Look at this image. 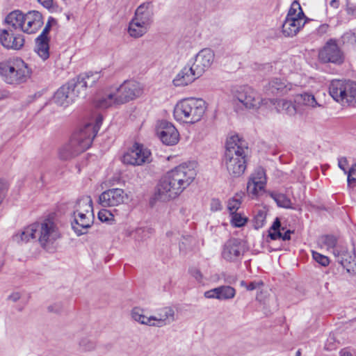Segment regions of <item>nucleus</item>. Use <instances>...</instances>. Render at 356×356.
Masks as SVG:
<instances>
[{
    "instance_id": "nucleus-19",
    "label": "nucleus",
    "mask_w": 356,
    "mask_h": 356,
    "mask_svg": "<svg viewBox=\"0 0 356 356\" xmlns=\"http://www.w3.org/2000/svg\"><path fill=\"white\" fill-rule=\"evenodd\" d=\"M74 220L72 221V228L74 232L81 236L86 233L83 229H87L90 227L93 223L94 214L93 212L86 213V212H79L73 215Z\"/></svg>"
},
{
    "instance_id": "nucleus-52",
    "label": "nucleus",
    "mask_w": 356,
    "mask_h": 356,
    "mask_svg": "<svg viewBox=\"0 0 356 356\" xmlns=\"http://www.w3.org/2000/svg\"><path fill=\"white\" fill-rule=\"evenodd\" d=\"M241 204V201L238 197H234L232 199L229 200L228 202L227 208L231 213L236 212V211L239 209Z\"/></svg>"
},
{
    "instance_id": "nucleus-58",
    "label": "nucleus",
    "mask_w": 356,
    "mask_h": 356,
    "mask_svg": "<svg viewBox=\"0 0 356 356\" xmlns=\"http://www.w3.org/2000/svg\"><path fill=\"white\" fill-rule=\"evenodd\" d=\"M191 275L197 281L200 282L202 279V274L200 270L196 268L190 269Z\"/></svg>"
},
{
    "instance_id": "nucleus-2",
    "label": "nucleus",
    "mask_w": 356,
    "mask_h": 356,
    "mask_svg": "<svg viewBox=\"0 0 356 356\" xmlns=\"http://www.w3.org/2000/svg\"><path fill=\"white\" fill-rule=\"evenodd\" d=\"M7 29L10 31H20L34 34L44 24L42 14L37 10H30L24 14L21 10L10 12L5 18Z\"/></svg>"
},
{
    "instance_id": "nucleus-15",
    "label": "nucleus",
    "mask_w": 356,
    "mask_h": 356,
    "mask_svg": "<svg viewBox=\"0 0 356 356\" xmlns=\"http://www.w3.org/2000/svg\"><path fill=\"white\" fill-rule=\"evenodd\" d=\"M243 250L239 239L231 238L222 247L221 255L227 261H236L243 255Z\"/></svg>"
},
{
    "instance_id": "nucleus-28",
    "label": "nucleus",
    "mask_w": 356,
    "mask_h": 356,
    "mask_svg": "<svg viewBox=\"0 0 356 356\" xmlns=\"http://www.w3.org/2000/svg\"><path fill=\"white\" fill-rule=\"evenodd\" d=\"M268 232V237L273 241L280 238L283 241H289L291 239V234L293 233L290 229L286 230L284 234L281 232V222L278 218L275 219Z\"/></svg>"
},
{
    "instance_id": "nucleus-12",
    "label": "nucleus",
    "mask_w": 356,
    "mask_h": 356,
    "mask_svg": "<svg viewBox=\"0 0 356 356\" xmlns=\"http://www.w3.org/2000/svg\"><path fill=\"white\" fill-rule=\"evenodd\" d=\"M336 262L339 263L348 273L354 271L356 267V254L355 249L348 250L345 247H337L333 250Z\"/></svg>"
},
{
    "instance_id": "nucleus-57",
    "label": "nucleus",
    "mask_w": 356,
    "mask_h": 356,
    "mask_svg": "<svg viewBox=\"0 0 356 356\" xmlns=\"http://www.w3.org/2000/svg\"><path fill=\"white\" fill-rule=\"evenodd\" d=\"M210 206L211 210L213 211H217L222 209V205L220 201L218 199H212Z\"/></svg>"
},
{
    "instance_id": "nucleus-4",
    "label": "nucleus",
    "mask_w": 356,
    "mask_h": 356,
    "mask_svg": "<svg viewBox=\"0 0 356 356\" xmlns=\"http://www.w3.org/2000/svg\"><path fill=\"white\" fill-rule=\"evenodd\" d=\"M329 93L336 102L343 105H354L356 104V82L332 80L329 86Z\"/></svg>"
},
{
    "instance_id": "nucleus-1",
    "label": "nucleus",
    "mask_w": 356,
    "mask_h": 356,
    "mask_svg": "<svg viewBox=\"0 0 356 356\" xmlns=\"http://www.w3.org/2000/svg\"><path fill=\"white\" fill-rule=\"evenodd\" d=\"M248 152V146L238 135L227 140L222 165L232 177L236 178L243 175L247 167Z\"/></svg>"
},
{
    "instance_id": "nucleus-41",
    "label": "nucleus",
    "mask_w": 356,
    "mask_h": 356,
    "mask_svg": "<svg viewBox=\"0 0 356 356\" xmlns=\"http://www.w3.org/2000/svg\"><path fill=\"white\" fill-rule=\"evenodd\" d=\"M101 78L100 72H87L80 74V79L87 82V87H92Z\"/></svg>"
},
{
    "instance_id": "nucleus-51",
    "label": "nucleus",
    "mask_w": 356,
    "mask_h": 356,
    "mask_svg": "<svg viewBox=\"0 0 356 356\" xmlns=\"http://www.w3.org/2000/svg\"><path fill=\"white\" fill-rule=\"evenodd\" d=\"M321 240L327 248H334L337 242V238L333 235H324Z\"/></svg>"
},
{
    "instance_id": "nucleus-34",
    "label": "nucleus",
    "mask_w": 356,
    "mask_h": 356,
    "mask_svg": "<svg viewBox=\"0 0 356 356\" xmlns=\"http://www.w3.org/2000/svg\"><path fill=\"white\" fill-rule=\"evenodd\" d=\"M15 64L16 58L0 62V75L3 80L8 84L9 76L13 75Z\"/></svg>"
},
{
    "instance_id": "nucleus-26",
    "label": "nucleus",
    "mask_w": 356,
    "mask_h": 356,
    "mask_svg": "<svg viewBox=\"0 0 356 356\" xmlns=\"http://www.w3.org/2000/svg\"><path fill=\"white\" fill-rule=\"evenodd\" d=\"M291 88L287 86L286 81L278 78L273 79L266 88L268 94H272L277 96L285 95Z\"/></svg>"
},
{
    "instance_id": "nucleus-32",
    "label": "nucleus",
    "mask_w": 356,
    "mask_h": 356,
    "mask_svg": "<svg viewBox=\"0 0 356 356\" xmlns=\"http://www.w3.org/2000/svg\"><path fill=\"white\" fill-rule=\"evenodd\" d=\"M79 212H86V213L93 212L92 200L90 196H82L76 200L73 215Z\"/></svg>"
},
{
    "instance_id": "nucleus-6",
    "label": "nucleus",
    "mask_w": 356,
    "mask_h": 356,
    "mask_svg": "<svg viewBox=\"0 0 356 356\" xmlns=\"http://www.w3.org/2000/svg\"><path fill=\"white\" fill-rule=\"evenodd\" d=\"M86 137L79 131L74 133L69 143L60 149V159L70 160L88 149L91 146V140L90 137Z\"/></svg>"
},
{
    "instance_id": "nucleus-25",
    "label": "nucleus",
    "mask_w": 356,
    "mask_h": 356,
    "mask_svg": "<svg viewBox=\"0 0 356 356\" xmlns=\"http://www.w3.org/2000/svg\"><path fill=\"white\" fill-rule=\"evenodd\" d=\"M306 19L296 18H285L282 24V33L286 37L296 35L304 26Z\"/></svg>"
},
{
    "instance_id": "nucleus-54",
    "label": "nucleus",
    "mask_w": 356,
    "mask_h": 356,
    "mask_svg": "<svg viewBox=\"0 0 356 356\" xmlns=\"http://www.w3.org/2000/svg\"><path fill=\"white\" fill-rule=\"evenodd\" d=\"M112 218L113 215L108 210L102 209L98 213V218L102 222H108Z\"/></svg>"
},
{
    "instance_id": "nucleus-13",
    "label": "nucleus",
    "mask_w": 356,
    "mask_h": 356,
    "mask_svg": "<svg viewBox=\"0 0 356 356\" xmlns=\"http://www.w3.org/2000/svg\"><path fill=\"white\" fill-rule=\"evenodd\" d=\"M236 98L248 109H254L259 107L261 103L266 102L252 88L245 86L241 88Z\"/></svg>"
},
{
    "instance_id": "nucleus-39",
    "label": "nucleus",
    "mask_w": 356,
    "mask_h": 356,
    "mask_svg": "<svg viewBox=\"0 0 356 356\" xmlns=\"http://www.w3.org/2000/svg\"><path fill=\"white\" fill-rule=\"evenodd\" d=\"M95 106L99 108H107L118 105L115 101V92L106 94L95 100Z\"/></svg>"
},
{
    "instance_id": "nucleus-38",
    "label": "nucleus",
    "mask_w": 356,
    "mask_h": 356,
    "mask_svg": "<svg viewBox=\"0 0 356 356\" xmlns=\"http://www.w3.org/2000/svg\"><path fill=\"white\" fill-rule=\"evenodd\" d=\"M271 198L276 202L277 205L279 207H282L284 209H291L292 203L289 197H287L285 194L277 193V192H270L269 193Z\"/></svg>"
},
{
    "instance_id": "nucleus-49",
    "label": "nucleus",
    "mask_w": 356,
    "mask_h": 356,
    "mask_svg": "<svg viewBox=\"0 0 356 356\" xmlns=\"http://www.w3.org/2000/svg\"><path fill=\"white\" fill-rule=\"evenodd\" d=\"M313 259L322 266L326 267L330 264V259L327 257L316 251H312Z\"/></svg>"
},
{
    "instance_id": "nucleus-35",
    "label": "nucleus",
    "mask_w": 356,
    "mask_h": 356,
    "mask_svg": "<svg viewBox=\"0 0 356 356\" xmlns=\"http://www.w3.org/2000/svg\"><path fill=\"white\" fill-rule=\"evenodd\" d=\"M131 316L133 320L142 324L154 327V316L147 317L144 315L143 310L139 307H134L131 312Z\"/></svg>"
},
{
    "instance_id": "nucleus-24",
    "label": "nucleus",
    "mask_w": 356,
    "mask_h": 356,
    "mask_svg": "<svg viewBox=\"0 0 356 356\" xmlns=\"http://www.w3.org/2000/svg\"><path fill=\"white\" fill-rule=\"evenodd\" d=\"M140 23L150 26L153 18V6L150 2L143 3L140 5L136 12L134 17Z\"/></svg>"
},
{
    "instance_id": "nucleus-44",
    "label": "nucleus",
    "mask_w": 356,
    "mask_h": 356,
    "mask_svg": "<svg viewBox=\"0 0 356 356\" xmlns=\"http://www.w3.org/2000/svg\"><path fill=\"white\" fill-rule=\"evenodd\" d=\"M153 232L154 229L151 227H139L134 232V238L138 241H144L149 238Z\"/></svg>"
},
{
    "instance_id": "nucleus-3",
    "label": "nucleus",
    "mask_w": 356,
    "mask_h": 356,
    "mask_svg": "<svg viewBox=\"0 0 356 356\" xmlns=\"http://www.w3.org/2000/svg\"><path fill=\"white\" fill-rule=\"evenodd\" d=\"M206 111V103L202 99L188 98L179 101L174 108L177 121L194 124L199 122Z\"/></svg>"
},
{
    "instance_id": "nucleus-56",
    "label": "nucleus",
    "mask_w": 356,
    "mask_h": 356,
    "mask_svg": "<svg viewBox=\"0 0 356 356\" xmlns=\"http://www.w3.org/2000/svg\"><path fill=\"white\" fill-rule=\"evenodd\" d=\"M204 296L206 298L219 300L218 287L205 291Z\"/></svg>"
},
{
    "instance_id": "nucleus-22",
    "label": "nucleus",
    "mask_w": 356,
    "mask_h": 356,
    "mask_svg": "<svg viewBox=\"0 0 356 356\" xmlns=\"http://www.w3.org/2000/svg\"><path fill=\"white\" fill-rule=\"evenodd\" d=\"M74 100L75 97L74 96V93L72 92V90H70L67 83L57 90L53 98V101L55 104L64 107L67 106L69 104L74 102Z\"/></svg>"
},
{
    "instance_id": "nucleus-20",
    "label": "nucleus",
    "mask_w": 356,
    "mask_h": 356,
    "mask_svg": "<svg viewBox=\"0 0 356 356\" xmlns=\"http://www.w3.org/2000/svg\"><path fill=\"white\" fill-rule=\"evenodd\" d=\"M199 77L200 76L197 74V71L192 64H187L173 79V83L177 87L185 86L191 83Z\"/></svg>"
},
{
    "instance_id": "nucleus-5",
    "label": "nucleus",
    "mask_w": 356,
    "mask_h": 356,
    "mask_svg": "<svg viewBox=\"0 0 356 356\" xmlns=\"http://www.w3.org/2000/svg\"><path fill=\"white\" fill-rule=\"evenodd\" d=\"M179 178L172 169L161 179L157 186L159 198L164 201L174 199L186 188Z\"/></svg>"
},
{
    "instance_id": "nucleus-9",
    "label": "nucleus",
    "mask_w": 356,
    "mask_h": 356,
    "mask_svg": "<svg viewBox=\"0 0 356 356\" xmlns=\"http://www.w3.org/2000/svg\"><path fill=\"white\" fill-rule=\"evenodd\" d=\"M318 59L322 63L341 65L344 61V56L335 40H329L318 52Z\"/></svg>"
},
{
    "instance_id": "nucleus-16",
    "label": "nucleus",
    "mask_w": 356,
    "mask_h": 356,
    "mask_svg": "<svg viewBox=\"0 0 356 356\" xmlns=\"http://www.w3.org/2000/svg\"><path fill=\"white\" fill-rule=\"evenodd\" d=\"M214 60V53L211 49H203L195 56L192 65L200 76L212 65Z\"/></svg>"
},
{
    "instance_id": "nucleus-50",
    "label": "nucleus",
    "mask_w": 356,
    "mask_h": 356,
    "mask_svg": "<svg viewBox=\"0 0 356 356\" xmlns=\"http://www.w3.org/2000/svg\"><path fill=\"white\" fill-rule=\"evenodd\" d=\"M343 43L356 44V29L350 30L341 36Z\"/></svg>"
},
{
    "instance_id": "nucleus-63",
    "label": "nucleus",
    "mask_w": 356,
    "mask_h": 356,
    "mask_svg": "<svg viewBox=\"0 0 356 356\" xmlns=\"http://www.w3.org/2000/svg\"><path fill=\"white\" fill-rule=\"evenodd\" d=\"M21 298V294L19 292H13L8 297V300L13 302H16Z\"/></svg>"
},
{
    "instance_id": "nucleus-31",
    "label": "nucleus",
    "mask_w": 356,
    "mask_h": 356,
    "mask_svg": "<svg viewBox=\"0 0 356 356\" xmlns=\"http://www.w3.org/2000/svg\"><path fill=\"white\" fill-rule=\"evenodd\" d=\"M269 101L275 106L277 112H285L289 115H293L296 113L295 106L290 101L278 99H269Z\"/></svg>"
},
{
    "instance_id": "nucleus-61",
    "label": "nucleus",
    "mask_w": 356,
    "mask_h": 356,
    "mask_svg": "<svg viewBox=\"0 0 356 356\" xmlns=\"http://www.w3.org/2000/svg\"><path fill=\"white\" fill-rule=\"evenodd\" d=\"M263 285V282H251L250 283H248V284L246 286V289L248 291H253L254 289H256L257 287H259V286H262Z\"/></svg>"
},
{
    "instance_id": "nucleus-14",
    "label": "nucleus",
    "mask_w": 356,
    "mask_h": 356,
    "mask_svg": "<svg viewBox=\"0 0 356 356\" xmlns=\"http://www.w3.org/2000/svg\"><path fill=\"white\" fill-rule=\"evenodd\" d=\"M127 198L123 189L115 188L103 192L99 196V203L104 207H114L122 204Z\"/></svg>"
},
{
    "instance_id": "nucleus-62",
    "label": "nucleus",
    "mask_w": 356,
    "mask_h": 356,
    "mask_svg": "<svg viewBox=\"0 0 356 356\" xmlns=\"http://www.w3.org/2000/svg\"><path fill=\"white\" fill-rule=\"evenodd\" d=\"M6 193V187L5 184L0 181V204H1L3 200L5 197Z\"/></svg>"
},
{
    "instance_id": "nucleus-48",
    "label": "nucleus",
    "mask_w": 356,
    "mask_h": 356,
    "mask_svg": "<svg viewBox=\"0 0 356 356\" xmlns=\"http://www.w3.org/2000/svg\"><path fill=\"white\" fill-rule=\"evenodd\" d=\"M232 215V225L236 227H241L247 222V218L245 217H243L240 213H238L237 212L231 213Z\"/></svg>"
},
{
    "instance_id": "nucleus-43",
    "label": "nucleus",
    "mask_w": 356,
    "mask_h": 356,
    "mask_svg": "<svg viewBox=\"0 0 356 356\" xmlns=\"http://www.w3.org/2000/svg\"><path fill=\"white\" fill-rule=\"evenodd\" d=\"M220 300H230L236 296V290L230 286H220L218 287Z\"/></svg>"
},
{
    "instance_id": "nucleus-33",
    "label": "nucleus",
    "mask_w": 356,
    "mask_h": 356,
    "mask_svg": "<svg viewBox=\"0 0 356 356\" xmlns=\"http://www.w3.org/2000/svg\"><path fill=\"white\" fill-rule=\"evenodd\" d=\"M149 28V26L143 24L138 20L133 18L129 23L128 32L131 37L137 38L146 33Z\"/></svg>"
},
{
    "instance_id": "nucleus-47",
    "label": "nucleus",
    "mask_w": 356,
    "mask_h": 356,
    "mask_svg": "<svg viewBox=\"0 0 356 356\" xmlns=\"http://www.w3.org/2000/svg\"><path fill=\"white\" fill-rule=\"evenodd\" d=\"M339 341L337 340L334 334H330L325 343L324 348L327 351L335 350L338 348Z\"/></svg>"
},
{
    "instance_id": "nucleus-17",
    "label": "nucleus",
    "mask_w": 356,
    "mask_h": 356,
    "mask_svg": "<svg viewBox=\"0 0 356 356\" xmlns=\"http://www.w3.org/2000/svg\"><path fill=\"white\" fill-rule=\"evenodd\" d=\"M0 43L6 49L18 50L24 46V38L21 33L3 29L0 34Z\"/></svg>"
},
{
    "instance_id": "nucleus-45",
    "label": "nucleus",
    "mask_w": 356,
    "mask_h": 356,
    "mask_svg": "<svg viewBox=\"0 0 356 356\" xmlns=\"http://www.w3.org/2000/svg\"><path fill=\"white\" fill-rule=\"evenodd\" d=\"M266 213L263 210H259L252 219V225L254 229L261 228L266 221Z\"/></svg>"
},
{
    "instance_id": "nucleus-7",
    "label": "nucleus",
    "mask_w": 356,
    "mask_h": 356,
    "mask_svg": "<svg viewBox=\"0 0 356 356\" xmlns=\"http://www.w3.org/2000/svg\"><path fill=\"white\" fill-rule=\"evenodd\" d=\"M37 238L41 247L49 250L51 245L60 238V232L56 223L51 219H44L42 222H36Z\"/></svg>"
},
{
    "instance_id": "nucleus-27",
    "label": "nucleus",
    "mask_w": 356,
    "mask_h": 356,
    "mask_svg": "<svg viewBox=\"0 0 356 356\" xmlns=\"http://www.w3.org/2000/svg\"><path fill=\"white\" fill-rule=\"evenodd\" d=\"M37 238V225L35 223L31 224L24 228L20 232L13 236V240L18 243H26L31 240Z\"/></svg>"
},
{
    "instance_id": "nucleus-53",
    "label": "nucleus",
    "mask_w": 356,
    "mask_h": 356,
    "mask_svg": "<svg viewBox=\"0 0 356 356\" xmlns=\"http://www.w3.org/2000/svg\"><path fill=\"white\" fill-rule=\"evenodd\" d=\"M54 24H56V20L53 17H49L48 19V21L43 29L42 33L40 34V35L44 36V37H49L48 35L50 32L51 26Z\"/></svg>"
},
{
    "instance_id": "nucleus-60",
    "label": "nucleus",
    "mask_w": 356,
    "mask_h": 356,
    "mask_svg": "<svg viewBox=\"0 0 356 356\" xmlns=\"http://www.w3.org/2000/svg\"><path fill=\"white\" fill-rule=\"evenodd\" d=\"M348 165V161L346 157H341L338 159V165L340 169H341L345 174L347 173V170L346 169V166Z\"/></svg>"
},
{
    "instance_id": "nucleus-11",
    "label": "nucleus",
    "mask_w": 356,
    "mask_h": 356,
    "mask_svg": "<svg viewBox=\"0 0 356 356\" xmlns=\"http://www.w3.org/2000/svg\"><path fill=\"white\" fill-rule=\"evenodd\" d=\"M156 134L161 141L168 146L176 145L179 140V134L170 122L161 120L156 126Z\"/></svg>"
},
{
    "instance_id": "nucleus-46",
    "label": "nucleus",
    "mask_w": 356,
    "mask_h": 356,
    "mask_svg": "<svg viewBox=\"0 0 356 356\" xmlns=\"http://www.w3.org/2000/svg\"><path fill=\"white\" fill-rule=\"evenodd\" d=\"M298 101L300 103L303 104L306 106H309L312 107H316L318 105V103L314 97V96L312 94L304 93L300 95L298 97Z\"/></svg>"
},
{
    "instance_id": "nucleus-18",
    "label": "nucleus",
    "mask_w": 356,
    "mask_h": 356,
    "mask_svg": "<svg viewBox=\"0 0 356 356\" xmlns=\"http://www.w3.org/2000/svg\"><path fill=\"white\" fill-rule=\"evenodd\" d=\"M266 173L263 168L257 169L250 176L247 184V191L252 196H257L260 191H262L266 185Z\"/></svg>"
},
{
    "instance_id": "nucleus-36",
    "label": "nucleus",
    "mask_w": 356,
    "mask_h": 356,
    "mask_svg": "<svg viewBox=\"0 0 356 356\" xmlns=\"http://www.w3.org/2000/svg\"><path fill=\"white\" fill-rule=\"evenodd\" d=\"M102 117L98 116L96 118L95 124H92L91 123L86 124L82 129H81L79 131L81 134H84L86 136V138L90 137L91 140V143L93 141V139L96 136L97 132L99 130L100 126L102 123Z\"/></svg>"
},
{
    "instance_id": "nucleus-8",
    "label": "nucleus",
    "mask_w": 356,
    "mask_h": 356,
    "mask_svg": "<svg viewBox=\"0 0 356 356\" xmlns=\"http://www.w3.org/2000/svg\"><path fill=\"white\" fill-rule=\"evenodd\" d=\"M143 93V88L140 83L135 80L124 81L115 91V101L118 105L132 101Z\"/></svg>"
},
{
    "instance_id": "nucleus-10",
    "label": "nucleus",
    "mask_w": 356,
    "mask_h": 356,
    "mask_svg": "<svg viewBox=\"0 0 356 356\" xmlns=\"http://www.w3.org/2000/svg\"><path fill=\"white\" fill-rule=\"evenodd\" d=\"M150 151L143 145L135 143L133 147L127 150L122 156V161L124 164L140 165L149 162Z\"/></svg>"
},
{
    "instance_id": "nucleus-40",
    "label": "nucleus",
    "mask_w": 356,
    "mask_h": 356,
    "mask_svg": "<svg viewBox=\"0 0 356 356\" xmlns=\"http://www.w3.org/2000/svg\"><path fill=\"white\" fill-rule=\"evenodd\" d=\"M286 18H296L298 19H304L306 20L307 19L304 14L303 10H302L300 3L297 1H294L291 3Z\"/></svg>"
},
{
    "instance_id": "nucleus-21",
    "label": "nucleus",
    "mask_w": 356,
    "mask_h": 356,
    "mask_svg": "<svg viewBox=\"0 0 356 356\" xmlns=\"http://www.w3.org/2000/svg\"><path fill=\"white\" fill-rule=\"evenodd\" d=\"M13 76H9V84L18 85L26 82L31 76V70L21 58H16V64Z\"/></svg>"
},
{
    "instance_id": "nucleus-55",
    "label": "nucleus",
    "mask_w": 356,
    "mask_h": 356,
    "mask_svg": "<svg viewBox=\"0 0 356 356\" xmlns=\"http://www.w3.org/2000/svg\"><path fill=\"white\" fill-rule=\"evenodd\" d=\"M346 174L348 175V184L356 181V163L351 166Z\"/></svg>"
},
{
    "instance_id": "nucleus-59",
    "label": "nucleus",
    "mask_w": 356,
    "mask_h": 356,
    "mask_svg": "<svg viewBox=\"0 0 356 356\" xmlns=\"http://www.w3.org/2000/svg\"><path fill=\"white\" fill-rule=\"evenodd\" d=\"M63 307L60 303H55L49 305L47 308L49 312L60 313L62 311Z\"/></svg>"
},
{
    "instance_id": "nucleus-23",
    "label": "nucleus",
    "mask_w": 356,
    "mask_h": 356,
    "mask_svg": "<svg viewBox=\"0 0 356 356\" xmlns=\"http://www.w3.org/2000/svg\"><path fill=\"white\" fill-rule=\"evenodd\" d=\"M173 170L177 177H179L181 184H183L186 188L193 181L196 176L195 169L186 163L175 167L173 168Z\"/></svg>"
},
{
    "instance_id": "nucleus-37",
    "label": "nucleus",
    "mask_w": 356,
    "mask_h": 356,
    "mask_svg": "<svg viewBox=\"0 0 356 356\" xmlns=\"http://www.w3.org/2000/svg\"><path fill=\"white\" fill-rule=\"evenodd\" d=\"M67 84L68 85L72 92L74 93V96L77 97L82 92L85 91L87 87V82L80 79V74L76 77L70 80Z\"/></svg>"
},
{
    "instance_id": "nucleus-64",
    "label": "nucleus",
    "mask_w": 356,
    "mask_h": 356,
    "mask_svg": "<svg viewBox=\"0 0 356 356\" xmlns=\"http://www.w3.org/2000/svg\"><path fill=\"white\" fill-rule=\"evenodd\" d=\"M329 26L327 24H321L317 29V32L319 35H322L325 34L328 30Z\"/></svg>"
},
{
    "instance_id": "nucleus-29",
    "label": "nucleus",
    "mask_w": 356,
    "mask_h": 356,
    "mask_svg": "<svg viewBox=\"0 0 356 356\" xmlns=\"http://www.w3.org/2000/svg\"><path fill=\"white\" fill-rule=\"evenodd\" d=\"M154 327H162L173 322L175 318V311L170 307H165L161 309L157 316H154Z\"/></svg>"
},
{
    "instance_id": "nucleus-42",
    "label": "nucleus",
    "mask_w": 356,
    "mask_h": 356,
    "mask_svg": "<svg viewBox=\"0 0 356 356\" xmlns=\"http://www.w3.org/2000/svg\"><path fill=\"white\" fill-rule=\"evenodd\" d=\"M79 349L81 352H90L96 348L97 343L88 337H83L79 341Z\"/></svg>"
},
{
    "instance_id": "nucleus-30",
    "label": "nucleus",
    "mask_w": 356,
    "mask_h": 356,
    "mask_svg": "<svg viewBox=\"0 0 356 356\" xmlns=\"http://www.w3.org/2000/svg\"><path fill=\"white\" fill-rule=\"evenodd\" d=\"M49 37L40 35L35 40V51L44 60L49 57Z\"/></svg>"
}]
</instances>
